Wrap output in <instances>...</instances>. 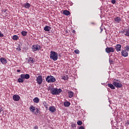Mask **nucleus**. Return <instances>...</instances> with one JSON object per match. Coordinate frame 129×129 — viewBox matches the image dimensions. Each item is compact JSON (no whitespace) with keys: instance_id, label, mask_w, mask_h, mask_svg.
<instances>
[{"instance_id":"obj_1","label":"nucleus","mask_w":129,"mask_h":129,"mask_svg":"<svg viewBox=\"0 0 129 129\" xmlns=\"http://www.w3.org/2000/svg\"><path fill=\"white\" fill-rule=\"evenodd\" d=\"M51 94L53 95H59L61 92L62 91V89L60 88L58 89L57 88H52L50 89Z\"/></svg>"},{"instance_id":"obj_2","label":"nucleus","mask_w":129,"mask_h":129,"mask_svg":"<svg viewBox=\"0 0 129 129\" xmlns=\"http://www.w3.org/2000/svg\"><path fill=\"white\" fill-rule=\"evenodd\" d=\"M50 58L53 61H57L58 60V53L55 51H51Z\"/></svg>"},{"instance_id":"obj_3","label":"nucleus","mask_w":129,"mask_h":129,"mask_svg":"<svg viewBox=\"0 0 129 129\" xmlns=\"http://www.w3.org/2000/svg\"><path fill=\"white\" fill-rule=\"evenodd\" d=\"M113 84L115 87H116V88H120L122 87V84H121V83H120V81L118 80L114 79L113 81Z\"/></svg>"},{"instance_id":"obj_4","label":"nucleus","mask_w":129,"mask_h":129,"mask_svg":"<svg viewBox=\"0 0 129 129\" xmlns=\"http://www.w3.org/2000/svg\"><path fill=\"white\" fill-rule=\"evenodd\" d=\"M46 81L48 83H53L56 81V79L52 76H48L46 78Z\"/></svg>"},{"instance_id":"obj_5","label":"nucleus","mask_w":129,"mask_h":129,"mask_svg":"<svg viewBox=\"0 0 129 129\" xmlns=\"http://www.w3.org/2000/svg\"><path fill=\"white\" fill-rule=\"evenodd\" d=\"M32 49L34 51H40L41 50V46L39 44L34 45H32Z\"/></svg>"},{"instance_id":"obj_6","label":"nucleus","mask_w":129,"mask_h":129,"mask_svg":"<svg viewBox=\"0 0 129 129\" xmlns=\"http://www.w3.org/2000/svg\"><path fill=\"white\" fill-rule=\"evenodd\" d=\"M36 81L37 84L40 85L42 84L43 82V77L41 76H39L36 78Z\"/></svg>"},{"instance_id":"obj_7","label":"nucleus","mask_w":129,"mask_h":129,"mask_svg":"<svg viewBox=\"0 0 129 129\" xmlns=\"http://www.w3.org/2000/svg\"><path fill=\"white\" fill-rule=\"evenodd\" d=\"M106 53H113L114 52V48L112 47H107L105 48Z\"/></svg>"},{"instance_id":"obj_8","label":"nucleus","mask_w":129,"mask_h":129,"mask_svg":"<svg viewBox=\"0 0 129 129\" xmlns=\"http://www.w3.org/2000/svg\"><path fill=\"white\" fill-rule=\"evenodd\" d=\"M21 78L23 79V80L24 79H29L30 78V75L27 74H21L20 75Z\"/></svg>"},{"instance_id":"obj_9","label":"nucleus","mask_w":129,"mask_h":129,"mask_svg":"<svg viewBox=\"0 0 129 129\" xmlns=\"http://www.w3.org/2000/svg\"><path fill=\"white\" fill-rule=\"evenodd\" d=\"M121 53V55L123 57H127V56H128V51H127L125 49L122 50Z\"/></svg>"},{"instance_id":"obj_10","label":"nucleus","mask_w":129,"mask_h":129,"mask_svg":"<svg viewBox=\"0 0 129 129\" xmlns=\"http://www.w3.org/2000/svg\"><path fill=\"white\" fill-rule=\"evenodd\" d=\"M13 98L14 101H19V100L21 99V97H20V96H19V95H14L13 96Z\"/></svg>"},{"instance_id":"obj_11","label":"nucleus","mask_w":129,"mask_h":129,"mask_svg":"<svg viewBox=\"0 0 129 129\" xmlns=\"http://www.w3.org/2000/svg\"><path fill=\"white\" fill-rule=\"evenodd\" d=\"M49 111H51L52 113H53V112H55L56 110V108H55V106H50L49 107Z\"/></svg>"},{"instance_id":"obj_12","label":"nucleus","mask_w":129,"mask_h":129,"mask_svg":"<svg viewBox=\"0 0 129 129\" xmlns=\"http://www.w3.org/2000/svg\"><path fill=\"white\" fill-rule=\"evenodd\" d=\"M116 51L119 52L121 50V45L120 44H117L115 47Z\"/></svg>"},{"instance_id":"obj_13","label":"nucleus","mask_w":129,"mask_h":129,"mask_svg":"<svg viewBox=\"0 0 129 129\" xmlns=\"http://www.w3.org/2000/svg\"><path fill=\"white\" fill-rule=\"evenodd\" d=\"M23 7H24L25 9H29L31 7V4L29 3H26L23 4Z\"/></svg>"},{"instance_id":"obj_14","label":"nucleus","mask_w":129,"mask_h":129,"mask_svg":"<svg viewBox=\"0 0 129 129\" xmlns=\"http://www.w3.org/2000/svg\"><path fill=\"white\" fill-rule=\"evenodd\" d=\"M1 62H2V64H7L8 63V61L6 59V58L2 57L0 59Z\"/></svg>"},{"instance_id":"obj_15","label":"nucleus","mask_w":129,"mask_h":129,"mask_svg":"<svg viewBox=\"0 0 129 129\" xmlns=\"http://www.w3.org/2000/svg\"><path fill=\"white\" fill-rule=\"evenodd\" d=\"M114 21L115 23H117V24H118L121 21V19H120V17H117L114 18Z\"/></svg>"},{"instance_id":"obj_16","label":"nucleus","mask_w":129,"mask_h":129,"mask_svg":"<svg viewBox=\"0 0 129 129\" xmlns=\"http://www.w3.org/2000/svg\"><path fill=\"white\" fill-rule=\"evenodd\" d=\"M68 93L70 98H72L73 97V96L74 95V93L72 91H70L68 92Z\"/></svg>"},{"instance_id":"obj_17","label":"nucleus","mask_w":129,"mask_h":129,"mask_svg":"<svg viewBox=\"0 0 129 129\" xmlns=\"http://www.w3.org/2000/svg\"><path fill=\"white\" fill-rule=\"evenodd\" d=\"M50 30H51V27L48 26H46L44 28V30L45 31V32H49Z\"/></svg>"},{"instance_id":"obj_18","label":"nucleus","mask_w":129,"mask_h":129,"mask_svg":"<svg viewBox=\"0 0 129 129\" xmlns=\"http://www.w3.org/2000/svg\"><path fill=\"white\" fill-rule=\"evenodd\" d=\"M39 102L40 99H39V98L35 97L33 99V102H34V103H39Z\"/></svg>"},{"instance_id":"obj_19","label":"nucleus","mask_w":129,"mask_h":129,"mask_svg":"<svg viewBox=\"0 0 129 129\" xmlns=\"http://www.w3.org/2000/svg\"><path fill=\"white\" fill-rule=\"evenodd\" d=\"M63 105L65 106V107H69V106H70V102L68 101L64 102Z\"/></svg>"},{"instance_id":"obj_20","label":"nucleus","mask_w":129,"mask_h":129,"mask_svg":"<svg viewBox=\"0 0 129 129\" xmlns=\"http://www.w3.org/2000/svg\"><path fill=\"white\" fill-rule=\"evenodd\" d=\"M63 15H65V16H69L70 15V12L67 10H64L63 12Z\"/></svg>"},{"instance_id":"obj_21","label":"nucleus","mask_w":129,"mask_h":129,"mask_svg":"<svg viewBox=\"0 0 129 129\" xmlns=\"http://www.w3.org/2000/svg\"><path fill=\"white\" fill-rule=\"evenodd\" d=\"M108 87H110L111 89H115V87L112 84H108Z\"/></svg>"},{"instance_id":"obj_22","label":"nucleus","mask_w":129,"mask_h":129,"mask_svg":"<svg viewBox=\"0 0 129 129\" xmlns=\"http://www.w3.org/2000/svg\"><path fill=\"white\" fill-rule=\"evenodd\" d=\"M43 104L44 107H45L46 110H48V109H49V108L48 107V104L47 103V102L44 101V102H43Z\"/></svg>"},{"instance_id":"obj_23","label":"nucleus","mask_w":129,"mask_h":129,"mask_svg":"<svg viewBox=\"0 0 129 129\" xmlns=\"http://www.w3.org/2000/svg\"><path fill=\"white\" fill-rule=\"evenodd\" d=\"M30 110L32 112H35V110H36V108L34 106H30Z\"/></svg>"},{"instance_id":"obj_24","label":"nucleus","mask_w":129,"mask_h":129,"mask_svg":"<svg viewBox=\"0 0 129 129\" xmlns=\"http://www.w3.org/2000/svg\"><path fill=\"white\" fill-rule=\"evenodd\" d=\"M125 36L126 37H129V29H125Z\"/></svg>"},{"instance_id":"obj_25","label":"nucleus","mask_w":129,"mask_h":129,"mask_svg":"<svg viewBox=\"0 0 129 129\" xmlns=\"http://www.w3.org/2000/svg\"><path fill=\"white\" fill-rule=\"evenodd\" d=\"M21 34L22 36H24V37L27 36V34H28V32H26L25 31H23L21 32Z\"/></svg>"},{"instance_id":"obj_26","label":"nucleus","mask_w":129,"mask_h":129,"mask_svg":"<svg viewBox=\"0 0 129 129\" xmlns=\"http://www.w3.org/2000/svg\"><path fill=\"white\" fill-rule=\"evenodd\" d=\"M12 39L13 40H14V41H17V40L19 39V37L18 35H13Z\"/></svg>"},{"instance_id":"obj_27","label":"nucleus","mask_w":129,"mask_h":129,"mask_svg":"<svg viewBox=\"0 0 129 129\" xmlns=\"http://www.w3.org/2000/svg\"><path fill=\"white\" fill-rule=\"evenodd\" d=\"M18 82H19V83H23V82H24V79H23L22 78H19L18 79Z\"/></svg>"},{"instance_id":"obj_28","label":"nucleus","mask_w":129,"mask_h":129,"mask_svg":"<svg viewBox=\"0 0 129 129\" xmlns=\"http://www.w3.org/2000/svg\"><path fill=\"white\" fill-rule=\"evenodd\" d=\"M125 50L127 51V52H129V46L128 45H126L125 46Z\"/></svg>"},{"instance_id":"obj_29","label":"nucleus","mask_w":129,"mask_h":129,"mask_svg":"<svg viewBox=\"0 0 129 129\" xmlns=\"http://www.w3.org/2000/svg\"><path fill=\"white\" fill-rule=\"evenodd\" d=\"M61 79H63V80H67V79H68V77L67 76H63Z\"/></svg>"},{"instance_id":"obj_30","label":"nucleus","mask_w":129,"mask_h":129,"mask_svg":"<svg viewBox=\"0 0 129 129\" xmlns=\"http://www.w3.org/2000/svg\"><path fill=\"white\" fill-rule=\"evenodd\" d=\"M77 124L78 125H81V124H82V121L81 120H79L77 121Z\"/></svg>"},{"instance_id":"obj_31","label":"nucleus","mask_w":129,"mask_h":129,"mask_svg":"<svg viewBox=\"0 0 129 129\" xmlns=\"http://www.w3.org/2000/svg\"><path fill=\"white\" fill-rule=\"evenodd\" d=\"M75 53H76V54H79V50L78 49H76L74 50Z\"/></svg>"},{"instance_id":"obj_32","label":"nucleus","mask_w":129,"mask_h":129,"mask_svg":"<svg viewBox=\"0 0 129 129\" xmlns=\"http://www.w3.org/2000/svg\"><path fill=\"white\" fill-rule=\"evenodd\" d=\"M31 60H32V57H29V58L28 59V63H31Z\"/></svg>"},{"instance_id":"obj_33","label":"nucleus","mask_w":129,"mask_h":129,"mask_svg":"<svg viewBox=\"0 0 129 129\" xmlns=\"http://www.w3.org/2000/svg\"><path fill=\"white\" fill-rule=\"evenodd\" d=\"M116 1L115 0H112L111 1V4H112L113 5H114V4H115Z\"/></svg>"},{"instance_id":"obj_34","label":"nucleus","mask_w":129,"mask_h":129,"mask_svg":"<svg viewBox=\"0 0 129 129\" xmlns=\"http://www.w3.org/2000/svg\"><path fill=\"white\" fill-rule=\"evenodd\" d=\"M121 33H122V34H125L126 32H125V29H124V30L122 31L121 32Z\"/></svg>"},{"instance_id":"obj_35","label":"nucleus","mask_w":129,"mask_h":129,"mask_svg":"<svg viewBox=\"0 0 129 129\" xmlns=\"http://www.w3.org/2000/svg\"><path fill=\"white\" fill-rule=\"evenodd\" d=\"M0 37H4V34L2 33V32L0 31Z\"/></svg>"},{"instance_id":"obj_36","label":"nucleus","mask_w":129,"mask_h":129,"mask_svg":"<svg viewBox=\"0 0 129 129\" xmlns=\"http://www.w3.org/2000/svg\"><path fill=\"white\" fill-rule=\"evenodd\" d=\"M33 128H34V129H38V128H39V127H38V126H34L33 127Z\"/></svg>"},{"instance_id":"obj_37","label":"nucleus","mask_w":129,"mask_h":129,"mask_svg":"<svg viewBox=\"0 0 129 129\" xmlns=\"http://www.w3.org/2000/svg\"><path fill=\"white\" fill-rule=\"evenodd\" d=\"M17 50H18V51H21V47H19L17 48Z\"/></svg>"},{"instance_id":"obj_38","label":"nucleus","mask_w":129,"mask_h":129,"mask_svg":"<svg viewBox=\"0 0 129 129\" xmlns=\"http://www.w3.org/2000/svg\"><path fill=\"white\" fill-rule=\"evenodd\" d=\"M34 62H35V61H34V59H33L32 58H31V61L30 63H34Z\"/></svg>"},{"instance_id":"obj_39","label":"nucleus","mask_w":129,"mask_h":129,"mask_svg":"<svg viewBox=\"0 0 129 129\" xmlns=\"http://www.w3.org/2000/svg\"><path fill=\"white\" fill-rule=\"evenodd\" d=\"M79 129H84V127L81 126Z\"/></svg>"},{"instance_id":"obj_40","label":"nucleus","mask_w":129,"mask_h":129,"mask_svg":"<svg viewBox=\"0 0 129 129\" xmlns=\"http://www.w3.org/2000/svg\"><path fill=\"white\" fill-rule=\"evenodd\" d=\"M72 127H75V124H72Z\"/></svg>"},{"instance_id":"obj_41","label":"nucleus","mask_w":129,"mask_h":129,"mask_svg":"<svg viewBox=\"0 0 129 129\" xmlns=\"http://www.w3.org/2000/svg\"><path fill=\"white\" fill-rule=\"evenodd\" d=\"M3 111V108L0 107V112H2Z\"/></svg>"},{"instance_id":"obj_42","label":"nucleus","mask_w":129,"mask_h":129,"mask_svg":"<svg viewBox=\"0 0 129 129\" xmlns=\"http://www.w3.org/2000/svg\"><path fill=\"white\" fill-rule=\"evenodd\" d=\"M17 72H21V70H17Z\"/></svg>"},{"instance_id":"obj_43","label":"nucleus","mask_w":129,"mask_h":129,"mask_svg":"<svg viewBox=\"0 0 129 129\" xmlns=\"http://www.w3.org/2000/svg\"><path fill=\"white\" fill-rule=\"evenodd\" d=\"M38 111H39V109H36V112H37V113H38Z\"/></svg>"},{"instance_id":"obj_44","label":"nucleus","mask_w":129,"mask_h":129,"mask_svg":"<svg viewBox=\"0 0 129 129\" xmlns=\"http://www.w3.org/2000/svg\"><path fill=\"white\" fill-rule=\"evenodd\" d=\"M102 31H103V29H101V32H102Z\"/></svg>"},{"instance_id":"obj_45","label":"nucleus","mask_w":129,"mask_h":129,"mask_svg":"<svg viewBox=\"0 0 129 129\" xmlns=\"http://www.w3.org/2000/svg\"><path fill=\"white\" fill-rule=\"evenodd\" d=\"M7 12V11L5 10L4 11V13H6Z\"/></svg>"},{"instance_id":"obj_46","label":"nucleus","mask_w":129,"mask_h":129,"mask_svg":"<svg viewBox=\"0 0 129 129\" xmlns=\"http://www.w3.org/2000/svg\"><path fill=\"white\" fill-rule=\"evenodd\" d=\"M73 32H74V33H75V30H73Z\"/></svg>"},{"instance_id":"obj_47","label":"nucleus","mask_w":129,"mask_h":129,"mask_svg":"<svg viewBox=\"0 0 129 129\" xmlns=\"http://www.w3.org/2000/svg\"><path fill=\"white\" fill-rule=\"evenodd\" d=\"M0 6H2V3H0Z\"/></svg>"},{"instance_id":"obj_48","label":"nucleus","mask_w":129,"mask_h":129,"mask_svg":"<svg viewBox=\"0 0 129 129\" xmlns=\"http://www.w3.org/2000/svg\"><path fill=\"white\" fill-rule=\"evenodd\" d=\"M128 124H129V122H128Z\"/></svg>"},{"instance_id":"obj_49","label":"nucleus","mask_w":129,"mask_h":129,"mask_svg":"<svg viewBox=\"0 0 129 129\" xmlns=\"http://www.w3.org/2000/svg\"><path fill=\"white\" fill-rule=\"evenodd\" d=\"M55 1H57V0H55Z\"/></svg>"}]
</instances>
